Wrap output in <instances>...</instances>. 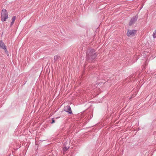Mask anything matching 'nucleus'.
<instances>
[{
  "label": "nucleus",
  "instance_id": "f257e3e1",
  "mask_svg": "<svg viewBox=\"0 0 156 156\" xmlns=\"http://www.w3.org/2000/svg\"><path fill=\"white\" fill-rule=\"evenodd\" d=\"M94 49H91L89 50L86 54V59L90 62L94 60L97 56L96 53Z\"/></svg>",
  "mask_w": 156,
  "mask_h": 156
},
{
  "label": "nucleus",
  "instance_id": "f03ea898",
  "mask_svg": "<svg viewBox=\"0 0 156 156\" xmlns=\"http://www.w3.org/2000/svg\"><path fill=\"white\" fill-rule=\"evenodd\" d=\"M8 13L7 10L5 9H3L2 10L1 20L2 22L6 21V20L8 18Z\"/></svg>",
  "mask_w": 156,
  "mask_h": 156
},
{
  "label": "nucleus",
  "instance_id": "7ed1b4c3",
  "mask_svg": "<svg viewBox=\"0 0 156 156\" xmlns=\"http://www.w3.org/2000/svg\"><path fill=\"white\" fill-rule=\"evenodd\" d=\"M137 30H128L127 35L128 36H134L136 34Z\"/></svg>",
  "mask_w": 156,
  "mask_h": 156
},
{
  "label": "nucleus",
  "instance_id": "20e7f679",
  "mask_svg": "<svg viewBox=\"0 0 156 156\" xmlns=\"http://www.w3.org/2000/svg\"><path fill=\"white\" fill-rule=\"evenodd\" d=\"M138 19V16L136 15V16H133L130 20L129 24V26H131Z\"/></svg>",
  "mask_w": 156,
  "mask_h": 156
},
{
  "label": "nucleus",
  "instance_id": "39448f33",
  "mask_svg": "<svg viewBox=\"0 0 156 156\" xmlns=\"http://www.w3.org/2000/svg\"><path fill=\"white\" fill-rule=\"evenodd\" d=\"M64 110L68 112L69 114H71L72 113L71 107L69 106H65L64 108Z\"/></svg>",
  "mask_w": 156,
  "mask_h": 156
},
{
  "label": "nucleus",
  "instance_id": "423d86ee",
  "mask_svg": "<svg viewBox=\"0 0 156 156\" xmlns=\"http://www.w3.org/2000/svg\"><path fill=\"white\" fill-rule=\"evenodd\" d=\"M6 47L5 43L2 41H0V47L1 48L3 49Z\"/></svg>",
  "mask_w": 156,
  "mask_h": 156
},
{
  "label": "nucleus",
  "instance_id": "0eeeda50",
  "mask_svg": "<svg viewBox=\"0 0 156 156\" xmlns=\"http://www.w3.org/2000/svg\"><path fill=\"white\" fill-rule=\"evenodd\" d=\"M59 58L60 56L58 55L55 56L54 57L55 62Z\"/></svg>",
  "mask_w": 156,
  "mask_h": 156
},
{
  "label": "nucleus",
  "instance_id": "6e6552de",
  "mask_svg": "<svg viewBox=\"0 0 156 156\" xmlns=\"http://www.w3.org/2000/svg\"><path fill=\"white\" fill-rule=\"evenodd\" d=\"M3 49H4V50L5 52V53L7 54V55L8 56H9V53H8V51L6 47L5 48H5Z\"/></svg>",
  "mask_w": 156,
  "mask_h": 156
},
{
  "label": "nucleus",
  "instance_id": "1a4fd4ad",
  "mask_svg": "<svg viewBox=\"0 0 156 156\" xmlns=\"http://www.w3.org/2000/svg\"><path fill=\"white\" fill-rule=\"evenodd\" d=\"M153 37L154 38L156 37V29L154 30V32L153 34Z\"/></svg>",
  "mask_w": 156,
  "mask_h": 156
},
{
  "label": "nucleus",
  "instance_id": "9d476101",
  "mask_svg": "<svg viewBox=\"0 0 156 156\" xmlns=\"http://www.w3.org/2000/svg\"><path fill=\"white\" fill-rule=\"evenodd\" d=\"M16 16H13L12 19V21L14 22L16 20Z\"/></svg>",
  "mask_w": 156,
  "mask_h": 156
},
{
  "label": "nucleus",
  "instance_id": "9b49d317",
  "mask_svg": "<svg viewBox=\"0 0 156 156\" xmlns=\"http://www.w3.org/2000/svg\"><path fill=\"white\" fill-rule=\"evenodd\" d=\"M55 122V120H54V119H52V122H51V124H52Z\"/></svg>",
  "mask_w": 156,
  "mask_h": 156
},
{
  "label": "nucleus",
  "instance_id": "f8f14e48",
  "mask_svg": "<svg viewBox=\"0 0 156 156\" xmlns=\"http://www.w3.org/2000/svg\"><path fill=\"white\" fill-rule=\"evenodd\" d=\"M14 21H12V22H11V24H10L11 26H12L13 25V24H14Z\"/></svg>",
  "mask_w": 156,
  "mask_h": 156
},
{
  "label": "nucleus",
  "instance_id": "ddd939ff",
  "mask_svg": "<svg viewBox=\"0 0 156 156\" xmlns=\"http://www.w3.org/2000/svg\"><path fill=\"white\" fill-rule=\"evenodd\" d=\"M65 148L66 149V150H67L68 149V148H67V147H65Z\"/></svg>",
  "mask_w": 156,
  "mask_h": 156
}]
</instances>
